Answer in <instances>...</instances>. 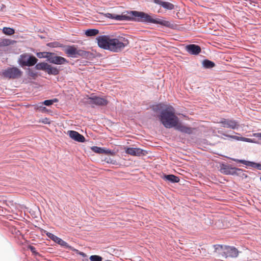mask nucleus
Returning a JSON list of instances; mask_svg holds the SVG:
<instances>
[{
    "mask_svg": "<svg viewBox=\"0 0 261 261\" xmlns=\"http://www.w3.org/2000/svg\"><path fill=\"white\" fill-rule=\"evenodd\" d=\"M91 149L93 152L100 154H109L111 152V150L110 149H106L103 148L99 147L97 146H93L91 148Z\"/></svg>",
    "mask_w": 261,
    "mask_h": 261,
    "instance_id": "17",
    "label": "nucleus"
},
{
    "mask_svg": "<svg viewBox=\"0 0 261 261\" xmlns=\"http://www.w3.org/2000/svg\"><path fill=\"white\" fill-rule=\"evenodd\" d=\"M29 74L30 76H32V77H34L36 75V73H35L33 71H29Z\"/></svg>",
    "mask_w": 261,
    "mask_h": 261,
    "instance_id": "40",
    "label": "nucleus"
},
{
    "mask_svg": "<svg viewBox=\"0 0 261 261\" xmlns=\"http://www.w3.org/2000/svg\"><path fill=\"white\" fill-rule=\"evenodd\" d=\"M163 178L172 183L178 182L179 181V178L177 176L172 174L165 175Z\"/></svg>",
    "mask_w": 261,
    "mask_h": 261,
    "instance_id": "19",
    "label": "nucleus"
},
{
    "mask_svg": "<svg viewBox=\"0 0 261 261\" xmlns=\"http://www.w3.org/2000/svg\"><path fill=\"white\" fill-rule=\"evenodd\" d=\"M3 32L6 35H12L14 34L15 31L12 28L4 27L3 29Z\"/></svg>",
    "mask_w": 261,
    "mask_h": 261,
    "instance_id": "24",
    "label": "nucleus"
},
{
    "mask_svg": "<svg viewBox=\"0 0 261 261\" xmlns=\"http://www.w3.org/2000/svg\"><path fill=\"white\" fill-rule=\"evenodd\" d=\"M47 63L41 62L37 64L35 66V69L37 70H41L46 71L47 67H48Z\"/></svg>",
    "mask_w": 261,
    "mask_h": 261,
    "instance_id": "22",
    "label": "nucleus"
},
{
    "mask_svg": "<svg viewBox=\"0 0 261 261\" xmlns=\"http://www.w3.org/2000/svg\"><path fill=\"white\" fill-rule=\"evenodd\" d=\"M90 259L91 261H102V258L100 256L93 255L90 257Z\"/></svg>",
    "mask_w": 261,
    "mask_h": 261,
    "instance_id": "29",
    "label": "nucleus"
},
{
    "mask_svg": "<svg viewBox=\"0 0 261 261\" xmlns=\"http://www.w3.org/2000/svg\"><path fill=\"white\" fill-rule=\"evenodd\" d=\"M107 17L117 20H127L128 18L127 12L126 14H122L121 15H117L115 14L107 13L106 14Z\"/></svg>",
    "mask_w": 261,
    "mask_h": 261,
    "instance_id": "16",
    "label": "nucleus"
},
{
    "mask_svg": "<svg viewBox=\"0 0 261 261\" xmlns=\"http://www.w3.org/2000/svg\"><path fill=\"white\" fill-rule=\"evenodd\" d=\"M48 62L50 63L57 65H62L68 63V61L66 60V59L61 56H56L55 55V54L53 53V55L49 59Z\"/></svg>",
    "mask_w": 261,
    "mask_h": 261,
    "instance_id": "11",
    "label": "nucleus"
},
{
    "mask_svg": "<svg viewBox=\"0 0 261 261\" xmlns=\"http://www.w3.org/2000/svg\"><path fill=\"white\" fill-rule=\"evenodd\" d=\"M193 128L186 126L182 133L191 134L193 133Z\"/></svg>",
    "mask_w": 261,
    "mask_h": 261,
    "instance_id": "31",
    "label": "nucleus"
},
{
    "mask_svg": "<svg viewBox=\"0 0 261 261\" xmlns=\"http://www.w3.org/2000/svg\"><path fill=\"white\" fill-rule=\"evenodd\" d=\"M46 72L50 75H57L59 73V70L55 67L52 66L51 65L48 64Z\"/></svg>",
    "mask_w": 261,
    "mask_h": 261,
    "instance_id": "18",
    "label": "nucleus"
},
{
    "mask_svg": "<svg viewBox=\"0 0 261 261\" xmlns=\"http://www.w3.org/2000/svg\"><path fill=\"white\" fill-rule=\"evenodd\" d=\"M22 73V72L17 67H10L5 70L3 72V75L9 79H15L20 77Z\"/></svg>",
    "mask_w": 261,
    "mask_h": 261,
    "instance_id": "9",
    "label": "nucleus"
},
{
    "mask_svg": "<svg viewBox=\"0 0 261 261\" xmlns=\"http://www.w3.org/2000/svg\"><path fill=\"white\" fill-rule=\"evenodd\" d=\"M64 51L68 57L73 58H76L86 55V51L81 49H77L73 45L65 46Z\"/></svg>",
    "mask_w": 261,
    "mask_h": 261,
    "instance_id": "7",
    "label": "nucleus"
},
{
    "mask_svg": "<svg viewBox=\"0 0 261 261\" xmlns=\"http://www.w3.org/2000/svg\"><path fill=\"white\" fill-rule=\"evenodd\" d=\"M59 238H59L57 236L55 235V236L53 238V239H52V240L54 241L55 242L57 243L58 242V240L59 239Z\"/></svg>",
    "mask_w": 261,
    "mask_h": 261,
    "instance_id": "41",
    "label": "nucleus"
},
{
    "mask_svg": "<svg viewBox=\"0 0 261 261\" xmlns=\"http://www.w3.org/2000/svg\"><path fill=\"white\" fill-rule=\"evenodd\" d=\"M161 108V105H156L155 106L153 107V110L154 111L156 112L158 110H160Z\"/></svg>",
    "mask_w": 261,
    "mask_h": 261,
    "instance_id": "37",
    "label": "nucleus"
},
{
    "mask_svg": "<svg viewBox=\"0 0 261 261\" xmlns=\"http://www.w3.org/2000/svg\"><path fill=\"white\" fill-rule=\"evenodd\" d=\"M69 137L74 140L79 142H84L85 141V137L74 130H69L68 132Z\"/></svg>",
    "mask_w": 261,
    "mask_h": 261,
    "instance_id": "13",
    "label": "nucleus"
},
{
    "mask_svg": "<svg viewBox=\"0 0 261 261\" xmlns=\"http://www.w3.org/2000/svg\"><path fill=\"white\" fill-rule=\"evenodd\" d=\"M216 250L218 251H222L221 252L223 256L226 258L228 257H236L238 256L239 252L238 250L234 247L223 246L222 245H215Z\"/></svg>",
    "mask_w": 261,
    "mask_h": 261,
    "instance_id": "5",
    "label": "nucleus"
},
{
    "mask_svg": "<svg viewBox=\"0 0 261 261\" xmlns=\"http://www.w3.org/2000/svg\"><path fill=\"white\" fill-rule=\"evenodd\" d=\"M127 20L134 19L136 21L160 24L170 28H173L174 24L170 21L161 19L153 18L150 15L143 12L131 11L127 12Z\"/></svg>",
    "mask_w": 261,
    "mask_h": 261,
    "instance_id": "2",
    "label": "nucleus"
},
{
    "mask_svg": "<svg viewBox=\"0 0 261 261\" xmlns=\"http://www.w3.org/2000/svg\"><path fill=\"white\" fill-rule=\"evenodd\" d=\"M185 127H186L185 125L181 124V123H179V122H178L177 123V125L176 126H175L174 127L176 130L182 133Z\"/></svg>",
    "mask_w": 261,
    "mask_h": 261,
    "instance_id": "28",
    "label": "nucleus"
},
{
    "mask_svg": "<svg viewBox=\"0 0 261 261\" xmlns=\"http://www.w3.org/2000/svg\"><path fill=\"white\" fill-rule=\"evenodd\" d=\"M253 136L254 137L260 138L261 139V133H255L253 134Z\"/></svg>",
    "mask_w": 261,
    "mask_h": 261,
    "instance_id": "39",
    "label": "nucleus"
},
{
    "mask_svg": "<svg viewBox=\"0 0 261 261\" xmlns=\"http://www.w3.org/2000/svg\"><path fill=\"white\" fill-rule=\"evenodd\" d=\"M57 243L60 245L61 246H63V247H66V248L69 247V245L67 244V243H66L65 241H63L61 238H59V239L58 240Z\"/></svg>",
    "mask_w": 261,
    "mask_h": 261,
    "instance_id": "30",
    "label": "nucleus"
},
{
    "mask_svg": "<svg viewBox=\"0 0 261 261\" xmlns=\"http://www.w3.org/2000/svg\"><path fill=\"white\" fill-rule=\"evenodd\" d=\"M48 45L52 47H61V45L58 42H53L48 44Z\"/></svg>",
    "mask_w": 261,
    "mask_h": 261,
    "instance_id": "33",
    "label": "nucleus"
},
{
    "mask_svg": "<svg viewBox=\"0 0 261 261\" xmlns=\"http://www.w3.org/2000/svg\"><path fill=\"white\" fill-rule=\"evenodd\" d=\"M260 181H261V177H260Z\"/></svg>",
    "mask_w": 261,
    "mask_h": 261,
    "instance_id": "43",
    "label": "nucleus"
},
{
    "mask_svg": "<svg viewBox=\"0 0 261 261\" xmlns=\"http://www.w3.org/2000/svg\"><path fill=\"white\" fill-rule=\"evenodd\" d=\"M247 166H251L261 170V164H245Z\"/></svg>",
    "mask_w": 261,
    "mask_h": 261,
    "instance_id": "34",
    "label": "nucleus"
},
{
    "mask_svg": "<svg viewBox=\"0 0 261 261\" xmlns=\"http://www.w3.org/2000/svg\"><path fill=\"white\" fill-rule=\"evenodd\" d=\"M159 119L167 128H173L179 121L178 117L175 114V110L172 106H168L161 112Z\"/></svg>",
    "mask_w": 261,
    "mask_h": 261,
    "instance_id": "3",
    "label": "nucleus"
},
{
    "mask_svg": "<svg viewBox=\"0 0 261 261\" xmlns=\"http://www.w3.org/2000/svg\"><path fill=\"white\" fill-rule=\"evenodd\" d=\"M186 50L191 55H196L201 52L200 47L196 44H189L186 47Z\"/></svg>",
    "mask_w": 261,
    "mask_h": 261,
    "instance_id": "12",
    "label": "nucleus"
},
{
    "mask_svg": "<svg viewBox=\"0 0 261 261\" xmlns=\"http://www.w3.org/2000/svg\"><path fill=\"white\" fill-rule=\"evenodd\" d=\"M85 99V103L91 105L92 107L94 106H105L108 103V101L105 98L96 96L94 94H91L90 96H87Z\"/></svg>",
    "mask_w": 261,
    "mask_h": 261,
    "instance_id": "6",
    "label": "nucleus"
},
{
    "mask_svg": "<svg viewBox=\"0 0 261 261\" xmlns=\"http://www.w3.org/2000/svg\"><path fill=\"white\" fill-rule=\"evenodd\" d=\"M41 122L44 124H48L49 123V120L48 119H47V118H45L44 119H43L42 120H41Z\"/></svg>",
    "mask_w": 261,
    "mask_h": 261,
    "instance_id": "38",
    "label": "nucleus"
},
{
    "mask_svg": "<svg viewBox=\"0 0 261 261\" xmlns=\"http://www.w3.org/2000/svg\"><path fill=\"white\" fill-rule=\"evenodd\" d=\"M99 47L111 50L113 52H119L128 44V41L123 37L113 38L109 36H99L96 38Z\"/></svg>",
    "mask_w": 261,
    "mask_h": 261,
    "instance_id": "1",
    "label": "nucleus"
},
{
    "mask_svg": "<svg viewBox=\"0 0 261 261\" xmlns=\"http://www.w3.org/2000/svg\"><path fill=\"white\" fill-rule=\"evenodd\" d=\"M99 33V30L97 29H88L86 31L85 35L87 36H95Z\"/></svg>",
    "mask_w": 261,
    "mask_h": 261,
    "instance_id": "23",
    "label": "nucleus"
},
{
    "mask_svg": "<svg viewBox=\"0 0 261 261\" xmlns=\"http://www.w3.org/2000/svg\"><path fill=\"white\" fill-rule=\"evenodd\" d=\"M79 254L82 255V256L83 257H85L86 256V255L85 254V253H84V252H79Z\"/></svg>",
    "mask_w": 261,
    "mask_h": 261,
    "instance_id": "42",
    "label": "nucleus"
},
{
    "mask_svg": "<svg viewBox=\"0 0 261 261\" xmlns=\"http://www.w3.org/2000/svg\"><path fill=\"white\" fill-rule=\"evenodd\" d=\"M232 137V138H234V137H236V136H233ZM237 137V139L238 140H241V141H244V142H247L255 143V141L253 139H252L245 138V137Z\"/></svg>",
    "mask_w": 261,
    "mask_h": 261,
    "instance_id": "27",
    "label": "nucleus"
},
{
    "mask_svg": "<svg viewBox=\"0 0 261 261\" xmlns=\"http://www.w3.org/2000/svg\"><path fill=\"white\" fill-rule=\"evenodd\" d=\"M12 41L7 39L0 38V46H6L11 44Z\"/></svg>",
    "mask_w": 261,
    "mask_h": 261,
    "instance_id": "25",
    "label": "nucleus"
},
{
    "mask_svg": "<svg viewBox=\"0 0 261 261\" xmlns=\"http://www.w3.org/2000/svg\"><path fill=\"white\" fill-rule=\"evenodd\" d=\"M223 127L235 129L239 127V123L235 120L223 118L219 122Z\"/></svg>",
    "mask_w": 261,
    "mask_h": 261,
    "instance_id": "10",
    "label": "nucleus"
},
{
    "mask_svg": "<svg viewBox=\"0 0 261 261\" xmlns=\"http://www.w3.org/2000/svg\"><path fill=\"white\" fill-rule=\"evenodd\" d=\"M59 100L57 98H54L52 99L45 100L42 102V104L46 106H49L52 105L54 103L57 102Z\"/></svg>",
    "mask_w": 261,
    "mask_h": 261,
    "instance_id": "26",
    "label": "nucleus"
},
{
    "mask_svg": "<svg viewBox=\"0 0 261 261\" xmlns=\"http://www.w3.org/2000/svg\"><path fill=\"white\" fill-rule=\"evenodd\" d=\"M232 160L234 161H236V162H238L239 163H249V164H250V163H255L254 162L247 161L244 160L232 159Z\"/></svg>",
    "mask_w": 261,
    "mask_h": 261,
    "instance_id": "32",
    "label": "nucleus"
},
{
    "mask_svg": "<svg viewBox=\"0 0 261 261\" xmlns=\"http://www.w3.org/2000/svg\"><path fill=\"white\" fill-rule=\"evenodd\" d=\"M153 2L166 10H173L174 8L173 4L168 2H164L163 0H153Z\"/></svg>",
    "mask_w": 261,
    "mask_h": 261,
    "instance_id": "15",
    "label": "nucleus"
},
{
    "mask_svg": "<svg viewBox=\"0 0 261 261\" xmlns=\"http://www.w3.org/2000/svg\"><path fill=\"white\" fill-rule=\"evenodd\" d=\"M53 55V53L50 52H40L37 54V56L38 58H46L47 61H49V59Z\"/></svg>",
    "mask_w": 261,
    "mask_h": 261,
    "instance_id": "21",
    "label": "nucleus"
},
{
    "mask_svg": "<svg viewBox=\"0 0 261 261\" xmlns=\"http://www.w3.org/2000/svg\"><path fill=\"white\" fill-rule=\"evenodd\" d=\"M218 168L222 173L226 175H239L242 171L241 169L232 167L229 164H220Z\"/></svg>",
    "mask_w": 261,
    "mask_h": 261,
    "instance_id": "8",
    "label": "nucleus"
},
{
    "mask_svg": "<svg viewBox=\"0 0 261 261\" xmlns=\"http://www.w3.org/2000/svg\"><path fill=\"white\" fill-rule=\"evenodd\" d=\"M202 66L206 69H211L215 67V64L214 62L207 59H205L202 61Z\"/></svg>",
    "mask_w": 261,
    "mask_h": 261,
    "instance_id": "20",
    "label": "nucleus"
},
{
    "mask_svg": "<svg viewBox=\"0 0 261 261\" xmlns=\"http://www.w3.org/2000/svg\"><path fill=\"white\" fill-rule=\"evenodd\" d=\"M37 61L38 59L35 56L28 53H24L20 55L18 60V64L22 67L34 66Z\"/></svg>",
    "mask_w": 261,
    "mask_h": 261,
    "instance_id": "4",
    "label": "nucleus"
},
{
    "mask_svg": "<svg viewBox=\"0 0 261 261\" xmlns=\"http://www.w3.org/2000/svg\"><path fill=\"white\" fill-rule=\"evenodd\" d=\"M125 152L128 154L134 156H140L144 154V150L139 148L127 147L125 149Z\"/></svg>",
    "mask_w": 261,
    "mask_h": 261,
    "instance_id": "14",
    "label": "nucleus"
},
{
    "mask_svg": "<svg viewBox=\"0 0 261 261\" xmlns=\"http://www.w3.org/2000/svg\"><path fill=\"white\" fill-rule=\"evenodd\" d=\"M46 234L51 240H52L53 239V238L54 237V236H55V235L54 234H53V233H51L50 232H47L46 233Z\"/></svg>",
    "mask_w": 261,
    "mask_h": 261,
    "instance_id": "36",
    "label": "nucleus"
},
{
    "mask_svg": "<svg viewBox=\"0 0 261 261\" xmlns=\"http://www.w3.org/2000/svg\"><path fill=\"white\" fill-rule=\"evenodd\" d=\"M29 248L31 250V251L32 252V253H33L34 254L38 253L36 251V248L34 246H30Z\"/></svg>",
    "mask_w": 261,
    "mask_h": 261,
    "instance_id": "35",
    "label": "nucleus"
}]
</instances>
